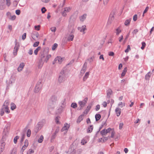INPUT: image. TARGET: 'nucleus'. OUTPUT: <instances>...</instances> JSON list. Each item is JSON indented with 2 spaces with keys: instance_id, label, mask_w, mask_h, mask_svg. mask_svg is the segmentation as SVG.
<instances>
[{
  "instance_id": "1",
  "label": "nucleus",
  "mask_w": 154,
  "mask_h": 154,
  "mask_svg": "<svg viewBox=\"0 0 154 154\" xmlns=\"http://www.w3.org/2000/svg\"><path fill=\"white\" fill-rule=\"evenodd\" d=\"M57 97L55 96H52L49 100L48 105L49 108L53 109L54 108L55 105L56 104Z\"/></svg>"
},
{
  "instance_id": "2",
  "label": "nucleus",
  "mask_w": 154,
  "mask_h": 154,
  "mask_svg": "<svg viewBox=\"0 0 154 154\" xmlns=\"http://www.w3.org/2000/svg\"><path fill=\"white\" fill-rule=\"evenodd\" d=\"M48 52V50H46L45 48L41 52L40 57L41 61L45 62V57L47 55V53Z\"/></svg>"
},
{
  "instance_id": "3",
  "label": "nucleus",
  "mask_w": 154,
  "mask_h": 154,
  "mask_svg": "<svg viewBox=\"0 0 154 154\" xmlns=\"http://www.w3.org/2000/svg\"><path fill=\"white\" fill-rule=\"evenodd\" d=\"M88 99L87 97H85L82 101L79 102L78 104L79 105V108H78V110H81L82 109L86 103Z\"/></svg>"
},
{
  "instance_id": "4",
  "label": "nucleus",
  "mask_w": 154,
  "mask_h": 154,
  "mask_svg": "<svg viewBox=\"0 0 154 154\" xmlns=\"http://www.w3.org/2000/svg\"><path fill=\"white\" fill-rule=\"evenodd\" d=\"M8 114L10 112V110L9 109L8 106H2V108L0 110V114L1 116H2L4 114L5 112Z\"/></svg>"
},
{
  "instance_id": "5",
  "label": "nucleus",
  "mask_w": 154,
  "mask_h": 154,
  "mask_svg": "<svg viewBox=\"0 0 154 154\" xmlns=\"http://www.w3.org/2000/svg\"><path fill=\"white\" fill-rule=\"evenodd\" d=\"M63 60V59L60 57H57L54 59L53 62V64H54L55 63L61 64Z\"/></svg>"
},
{
  "instance_id": "6",
  "label": "nucleus",
  "mask_w": 154,
  "mask_h": 154,
  "mask_svg": "<svg viewBox=\"0 0 154 154\" xmlns=\"http://www.w3.org/2000/svg\"><path fill=\"white\" fill-rule=\"evenodd\" d=\"M15 45L14 48L13 54L14 56H16L17 55L18 50L20 47V45L19 43L17 42L16 41H15Z\"/></svg>"
},
{
  "instance_id": "7",
  "label": "nucleus",
  "mask_w": 154,
  "mask_h": 154,
  "mask_svg": "<svg viewBox=\"0 0 154 154\" xmlns=\"http://www.w3.org/2000/svg\"><path fill=\"white\" fill-rule=\"evenodd\" d=\"M75 29L72 28V30L70 34L68 35V36L67 38V40L68 41H72L73 40L74 38V35L73 34V33L75 32Z\"/></svg>"
},
{
  "instance_id": "8",
  "label": "nucleus",
  "mask_w": 154,
  "mask_h": 154,
  "mask_svg": "<svg viewBox=\"0 0 154 154\" xmlns=\"http://www.w3.org/2000/svg\"><path fill=\"white\" fill-rule=\"evenodd\" d=\"M64 10L61 12V14L63 16L65 17L67 14L66 13L69 12L71 9L70 7H66L64 8Z\"/></svg>"
},
{
  "instance_id": "9",
  "label": "nucleus",
  "mask_w": 154,
  "mask_h": 154,
  "mask_svg": "<svg viewBox=\"0 0 154 154\" xmlns=\"http://www.w3.org/2000/svg\"><path fill=\"white\" fill-rule=\"evenodd\" d=\"M65 107V103L64 101H63L62 103V105L60 106L57 109L58 112L59 113H61L63 111V109Z\"/></svg>"
},
{
  "instance_id": "10",
  "label": "nucleus",
  "mask_w": 154,
  "mask_h": 154,
  "mask_svg": "<svg viewBox=\"0 0 154 154\" xmlns=\"http://www.w3.org/2000/svg\"><path fill=\"white\" fill-rule=\"evenodd\" d=\"M28 145V141L27 140H26L25 141L24 145L22 146L20 152L23 153L24 151L26 149V147Z\"/></svg>"
},
{
  "instance_id": "11",
  "label": "nucleus",
  "mask_w": 154,
  "mask_h": 154,
  "mask_svg": "<svg viewBox=\"0 0 154 154\" xmlns=\"http://www.w3.org/2000/svg\"><path fill=\"white\" fill-rule=\"evenodd\" d=\"M87 67V63L85 62L84 64L83 67L81 71L80 74L82 75L85 72L86 70Z\"/></svg>"
},
{
  "instance_id": "12",
  "label": "nucleus",
  "mask_w": 154,
  "mask_h": 154,
  "mask_svg": "<svg viewBox=\"0 0 154 154\" xmlns=\"http://www.w3.org/2000/svg\"><path fill=\"white\" fill-rule=\"evenodd\" d=\"M115 14V12L114 11H113L111 13L108 19V23H111V21L113 20L114 19V15Z\"/></svg>"
},
{
  "instance_id": "13",
  "label": "nucleus",
  "mask_w": 154,
  "mask_h": 154,
  "mask_svg": "<svg viewBox=\"0 0 154 154\" xmlns=\"http://www.w3.org/2000/svg\"><path fill=\"white\" fill-rule=\"evenodd\" d=\"M78 29L81 32H83V34L85 33V31L86 29V26L85 25L82 26V27H78Z\"/></svg>"
},
{
  "instance_id": "14",
  "label": "nucleus",
  "mask_w": 154,
  "mask_h": 154,
  "mask_svg": "<svg viewBox=\"0 0 154 154\" xmlns=\"http://www.w3.org/2000/svg\"><path fill=\"white\" fill-rule=\"evenodd\" d=\"M25 66V64L23 63H21L17 69V71L19 72H21L23 68Z\"/></svg>"
},
{
  "instance_id": "15",
  "label": "nucleus",
  "mask_w": 154,
  "mask_h": 154,
  "mask_svg": "<svg viewBox=\"0 0 154 154\" xmlns=\"http://www.w3.org/2000/svg\"><path fill=\"white\" fill-rule=\"evenodd\" d=\"M92 106L91 104H89L87 107L86 109L84 111L83 113L84 114H87L88 112H89Z\"/></svg>"
},
{
  "instance_id": "16",
  "label": "nucleus",
  "mask_w": 154,
  "mask_h": 154,
  "mask_svg": "<svg viewBox=\"0 0 154 154\" xmlns=\"http://www.w3.org/2000/svg\"><path fill=\"white\" fill-rule=\"evenodd\" d=\"M112 91L110 89H109L107 91V97L109 99L110 98L111 95L112 93Z\"/></svg>"
},
{
  "instance_id": "17",
  "label": "nucleus",
  "mask_w": 154,
  "mask_h": 154,
  "mask_svg": "<svg viewBox=\"0 0 154 154\" xmlns=\"http://www.w3.org/2000/svg\"><path fill=\"white\" fill-rule=\"evenodd\" d=\"M65 77L59 75L58 79V81L60 83L63 82L64 81Z\"/></svg>"
},
{
  "instance_id": "18",
  "label": "nucleus",
  "mask_w": 154,
  "mask_h": 154,
  "mask_svg": "<svg viewBox=\"0 0 154 154\" xmlns=\"http://www.w3.org/2000/svg\"><path fill=\"white\" fill-rule=\"evenodd\" d=\"M87 16L86 14H84L82 15L80 17L79 19L80 21L83 22L86 18Z\"/></svg>"
},
{
  "instance_id": "19",
  "label": "nucleus",
  "mask_w": 154,
  "mask_h": 154,
  "mask_svg": "<svg viewBox=\"0 0 154 154\" xmlns=\"http://www.w3.org/2000/svg\"><path fill=\"white\" fill-rule=\"evenodd\" d=\"M39 83H40L39 82H37L35 87V92L36 93H38L41 90V89H40V88L38 87V85L39 84Z\"/></svg>"
},
{
  "instance_id": "20",
  "label": "nucleus",
  "mask_w": 154,
  "mask_h": 154,
  "mask_svg": "<svg viewBox=\"0 0 154 154\" xmlns=\"http://www.w3.org/2000/svg\"><path fill=\"white\" fill-rule=\"evenodd\" d=\"M115 112L116 113L117 116H119L121 114V109L118 108H116L115 110Z\"/></svg>"
},
{
  "instance_id": "21",
  "label": "nucleus",
  "mask_w": 154,
  "mask_h": 154,
  "mask_svg": "<svg viewBox=\"0 0 154 154\" xmlns=\"http://www.w3.org/2000/svg\"><path fill=\"white\" fill-rule=\"evenodd\" d=\"M93 129V125H90L88 128L87 130V132L88 133H91Z\"/></svg>"
},
{
  "instance_id": "22",
  "label": "nucleus",
  "mask_w": 154,
  "mask_h": 154,
  "mask_svg": "<svg viewBox=\"0 0 154 154\" xmlns=\"http://www.w3.org/2000/svg\"><path fill=\"white\" fill-rule=\"evenodd\" d=\"M10 129V126L8 125H6L4 129V132L5 133L8 132Z\"/></svg>"
},
{
  "instance_id": "23",
  "label": "nucleus",
  "mask_w": 154,
  "mask_h": 154,
  "mask_svg": "<svg viewBox=\"0 0 154 154\" xmlns=\"http://www.w3.org/2000/svg\"><path fill=\"white\" fill-rule=\"evenodd\" d=\"M101 116L99 114H97L95 115V118L96 121H97L99 120Z\"/></svg>"
},
{
  "instance_id": "24",
  "label": "nucleus",
  "mask_w": 154,
  "mask_h": 154,
  "mask_svg": "<svg viewBox=\"0 0 154 154\" xmlns=\"http://www.w3.org/2000/svg\"><path fill=\"white\" fill-rule=\"evenodd\" d=\"M89 75V73L88 72H86L85 74V76L83 78V80L84 81H85L86 79L88 78Z\"/></svg>"
},
{
  "instance_id": "25",
  "label": "nucleus",
  "mask_w": 154,
  "mask_h": 154,
  "mask_svg": "<svg viewBox=\"0 0 154 154\" xmlns=\"http://www.w3.org/2000/svg\"><path fill=\"white\" fill-rule=\"evenodd\" d=\"M83 119V117L82 115H81L79 116V117L77 120V123L80 122Z\"/></svg>"
},
{
  "instance_id": "26",
  "label": "nucleus",
  "mask_w": 154,
  "mask_h": 154,
  "mask_svg": "<svg viewBox=\"0 0 154 154\" xmlns=\"http://www.w3.org/2000/svg\"><path fill=\"white\" fill-rule=\"evenodd\" d=\"M131 19V18H130L129 19L126 20L125 22V25L126 26L129 25Z\"/></svg>"
},
{
  "instance_id": "27",
  "label": "nucleus",
  "mask_w": 154,
  "mask_h": 154,
  "mask_svg": "<svg viewBox=\"0 0 154 154\" xmlns=\"http://www.w3.org/2000/svg\"><path fill=\"white\" fill-rule=\"evenodd\" d=\"M41 49V47L40 46H39L34 51V53L35 55H36L38 54V51L40 50Z\"/></svg>"
},
{
  "instance_id": "28",
  "label": "nucleus",
  "mask_w": 154,
  "mask_h": 154,
  "mask_svg": "<svg viewBox=\"0 0 154 154\" xmlns=\"http://www.w3.org/2000/svg\"><path fill=\"white\" fill-rule=\"evenodd\" d=\"M127 71V68L126 67L123 70V72L121 74V76L122 77L124 76Z\"/></svg>"
},
{
  "instance_id": "29",
  "label": "nucleus",
  "mask_w": 154,
  "mask_h": 154,
  "mask_svg": "<svg viewBox=\"0 0 154 154\" xmlns=\"http://www.w3.org/2000/svg\"><path fill=\"white\" fill-rule=\"evenodd\" d=\"M100 134L102 135H105L107 133L106 131V129H104L102 131H101L100 132Z\"/></svg>"
},
{
  "instance_id": "30",
  "label": "nucleus",
  "mask_w": 154,
  "mask_h": 154,
  "mask_svg": "<svg viewBox=\"0 0 154 154\" xmlns=\"http://www.w3.org/2000/svg\"><path fill=\"white\" fill-rule=\"evenodd\" d=\"M11 109L13 110L16 108V105L14 103H12L11 104Z\"/></svg>"
},
{
  "instance_id": "31",
  "label": "nucleus",
  "mask_w": 154,
  "mask_h": 154,
  "mask_svg": "<svg viewBox=\"0 0 154 154\" xmlns=\"http://www.w3.org/2000/svg\"><path fill=\"white\" fill-rule=\"evenodd\" d=\"M116 34L117 35H119V33H120L121 32V30L120 29V27H119L117 29H116Z\"/></svg>"
},
{
  "instance_id": "32",
  "label": "nucleus",
  "mask_w": 154,
  "mask_h": 154,
  "mask_svg": "<svg viewBox=\"0 0 154 154\" xmlns=\"http://www.w3.org/2000/svg\"><path fill=\"white\" fill-rule=\"evenodd\" d=\"M44 137L43 135H41L39 138L38 140V142L39 143H41L43 141Z\"/></svg>"
},
{
  "instance_id": "33",
  "label": "nucleus",
  "mask_w": 154,
  "mask_h": 154,
  "mask_svg": "<svg viewBox=\"0 0 154 154\" xmlns=\"http://www.w3.org/2000/svg\"><path fill=\"white\" fill-rule=\"evenodd\" d=\"M42 126H41V125L39 123H38L37 124V126H36V129H37V132L38 131V130H40Z\"/></svg>"
},
{
  "instance_id": "34",
  "label": "nucleus",
  "mask_w": 154,
  "mask_h": 154,
  "mask_svg": "<svg viewBox=\"0 0 154 154\" xmlns=\"http://www.w3.org/2000/svg\"><path fill=\"white\" fill-rule=\"evenodd\" d=\"M44 62L43 61H41L40 60L38 65V67L39 68L42 67L44 63Z\"/></svg>"
},
{
  "instance_id": "35",
  "label": "nucleus",
  "mask_w": 154,
  "mask_h": 154,
  "mask_svg": "<svg viewBox=\"0 0 154 154\" xmlns=\"http://www.w3.org/2000/svg\"><path fill=\"white\" fill-rule=\"evenodd\" d=\"M51 55L50 54L48 55V53H47V55L45 57V62H47L48 59L51 57Z\"/></svg>"
},
{
  "instance_id": "36",
  "label": "nucleus",
  "mask_w": 154,
  "mask_h": 154,
  "mask_svg": "<svg viewBox=\"0 0 154 154\" xmlns=\"http://www.w3.org/2000/svg\"><path fill=\"white\" fill-rule=\"evenodd\" d=\"M59 116H57L55 119V122L57 124H58L60 123L59 122Z\"/></svg>"
},
{
  "instance_id": "37",
  "label": "nucleus",
  "mask_w": 154,
  "mask_h": 154,
  "mask_svg": "<svg viewBox=\"0 0 154 154\" xmlns=\"http://www.w3.org/2000/svg\"><path fill=\"white\" fill-rule=\"evenodd\" d=\"M19 136H16L14 138V143L16 144L17 142V140L19 138Z\"/></svg>"
},
{
  "instance_id": "38",
  "label": "nucleus",
  "mask_w": 154,
  "mask_h": 154,
  "mask_svg": "<svg viewBox=\"0 0 154 154\" xmlns=\"http://www.w3.org/2000/svg\"><path fill=\"white\" fill-rule=\"evenodd\" d=\"M77 104L75 103H73L71 104V107L75 109L77 107Z\"/></svg>"
},
{
  "instance_id": "39",
  "label": "nucleus",
  "mask_w": 154,
  "mask_h": 154,
  "mask_svg": "<svg viewBox=\"0 0 154 154\" xmlns=\"http://www.w3.org/2000/svg\"><path fill=\"white\" fill-rule=\"evenodd\" d=\"M16 17L15 15H14L12 16H10V17L8 18L10 20H14L15 19Z\"/></svg>"
},
{
  "instance_id": "40",
  "label": "nucleus",
  "mask_w": 154,
  "mask_h": 154,
  "mask_svg": "<svg viewBox=\"0 0 154 154\" xmlns=\"http://www.w3.org/2000/svg\"><path fill=\"white\" fill-rule=\"evenodd\" d=\"M31 134V131L30 129L28 130L27 132V136L28 137H30Z\"/></svg>"
},
{
  "instance_id": "41",
  "label": "nucleus",
  "mask_w": 154,
  "mask_h": 154,
  "mask_svg": "<svg viewBox=\"0 0 154 154\" xmlns=\"http://www.w3.org/2000/svg\"><path fill=\"white\" fill-rule=\"evenodd\" d=\"M58 46L57 44V43H54L52 47V50H54Z\"/></svg>"
},
{
  "instance_id": "42",
  "label": "nucleus",
  "mask_w": 154,
  "mask_h": 154,
  "mask_svg": "<svg viewBox=\"0 0 154 154\" xmlns=\"http://www.w3.org/2000/svg\"><path fill=\"white\" fill-rule=\"evenodd\" d=\"M9 103V101L8 100H6L4 102V104L3 105V106H8V105Z\"/></svg>"
},
{
  "instance_id": "43",
  "label": "nucleus",
  "mask_w": 154,
  "mask_h": 154,
  "mask_svg": "<svg viewBox=\"0 0 154 154\" xmlns=\"http://www.w3.org/2000/svg\"><path fill=\"white\" fill-rule=\"evenodd\" d=\"M94 58V56H92L90 58H88L87 59V60L89 61V63H91L93 61V59Z\"/></svg>"
},
{
  "instance_id": "44",
  "label": "nucleus",
  "mask_w": 154,
  "mask_h": 154,
  "mask_svg": "<svg viewBox=\"0 0 154 154\" xmlns=\"http://www.w3.org/2000/svg\"><path fill=\"white\" fill-rule=\"evenodd\" d=\"M141 44H142V46L141 47V48L142 50H143L144 49V48L145 47L146 43L144 42H142Z\"/></svg>"
},
{
  "instance_id": "45",
  "label": "nucleus",
  "mask_w": 154,
  "mask_h": 154,
  "mask_svg": "<svg viewBox=\"0 0 154 154\" xmlns=\"http://www.w3.org/2000/svg\"><path fill=\"white\" fill-rule=\"evenodd\" d=\"M64 73V71L63 69L62 70L60 73V75L65 77Z\"/></svg>"
},
{
  "instance_id": "46",
  "label": "nucleus",
  "mask_w": 154,
  "mask_h": 154,
  "mask_svg": "<svg viewBox=\"0 0 154 154\" xmlns=\"http://www.w3.org/2000/svg\"><path fill=\"white\" fill-rule=\"evenodd\" d=\"M131 50L130 47L129 45H128L127 47V49L125 50V52L126 53L128 52Z\"/></svg>"
},
{
  "instance_id": "47",
  "label": "nucleus",
  "mask_w": 154,
  "mask_h": 154,
  "mask_svg": "<svg viewBox=\"0 0 154 154\" xmlns=\"http://www.w3.org/2000/svg\"><path fill=\"white\" fill-rule=\"evenodd\" d=\"M38 82L40 83L38 85V87L39 88H40L41 89V88H42V81H39Z\"/></svg>"
},
{
  "instance_id": "48",
  "label": "nucleus",
  "mask_w": 154,
  "mask_h": 154,
  "mask_svg": "<svg viewBox=\"0 0 154 154\" xmlns=\"http://www.w3.org/2000/svg\"><path fill=\"white\" fill-rule=\"evenodd\" d=\"M34 152V150L31 149H29L27 152V154H31L32 153H33Z\"/></svg>"
},
{
  "instance_id": "49",
  "label": "nucleus",
  "mask_w": 154,
  "mask_h": 154,
  "mask_svg": "<svg viewBox=\"0 0 154 154\" xmlns=\"http://www.w3.org/2000/svg\"><path fill=\"white\" fill-rule=\"evenodd\" d=\"M150 76V72H149L146 75V76H145V79H148L149 78Z\"/></svg>"
},
{
  "instance_id": "50",
  "label": "nucleus",
  "mask_w": 154,
  "mask_h": 154,
  "mask_svg": "<svg viewBox=\"0 0 154 154\" xmlns=\"http://www.w3.org/2000/svg\"><path fill=\"white\" fill-rule=\"evenodd\" d=\"M39 42H35L33 44V46L34 47H36L38 46Z\"/></svg>"
},
{
  "instance_id": "51",
  "label": "nucleus",
  "mask_w": 154,
  "mask_h": 154,
  "mask_svg": "<svg viewBox=\"0 0 154 154\" xmlns=\"http://www.w3.org/2000/svg\"><path fill=\"white\" fill-rule=\"evenodd\" d=\"M51 30L52 32H55L56 30V28L55 27H53L51 28Z\"/></svg>"
},
{
  "instance_id": "52",
  "label": "nucleus",
  "mask_w": 154,
  "mask_h": 154,
  "mask_svg": "<svg viewBox=\"0 0 154 154\" xmlns=\"http://www.w3.org/2000/svg\"><path fill=\"white\" fill-rule=\"evenodd\" d=\"M102 0H99L100 1ZM109 0H103V4L104 5H106L107 4Z\"/></svg>"
},
{
  "instance_id": "53",
  "label": "nucleus",
  "mask_w": 154,
  "mask_h": 154,
  "mask_svg": "<svg viewBox=\"0 0 154 154\" xmlns=\"http://www.w3.org/2000/svg\"><path fill=\"white\" fill-rule=\"evenodd\" d=\"M6 4L8 6H9L11 4V2L10 0H6Z\"/></svg>"
},
{
  "instance_id": "54",
  "label": "nucleus",
  "mask_w": 154,
  "mask_h": 154,
  "mask_svg": "<svg viewBox=\"0 0 154 154\" xmlns=\"http://www.w3.org/2000/svg\"><path fill=\"white\" fill-rule=\"evenodd\" d=\"M46 11V9L44 7H43L41 9V11H42V13L43 14Z\"/></svg>"
},
{
  "instance_id": "55",
  "label": "nucleus",
  "mask_w": 154,
  "mask_h": 154,
  "mask_svg": "<svg viewBox=\"0 0 154 154\" xmlns=\"http://www.w3.org/2000/svg\"><path fill=\"white\" fill-rule=\"evenodd\" d=\"M56 134L53 133L51 137V140H54L56 137Z\"/></svg>"
},
{
  "instance_id": "56",
  "label": "nucleus",
  "mask_w": 154,
  "mask_h": 154,
  "mask_svg": "<svg viewBox=\"0 0 154 154\" xmlns=\"http://www.w3.org/2000/svg\"><path fill=\"white\" fill-rule=\"evenodd\" d=\"M40 27V25H38L37 26H34V28L36 30H39L40 29L39 27Z\"/></svg>"
},
{
  "instance_id": "57",
  "label": "nucleus",
  "mask_w": 154,
  "mask_h": 154,
  "mask_svg": "<svg viewBox=\"0 0 154 154\" xmlns=\"http://www.w3.org/2000/svg\"><path fill=\"white\" fill-rule=\"evenodd\" d=\"M100 106L99 105H97L96 106L95 108V110L96 111H98L100 109Z\"/></svg>"
},
{
  "instance_id": "58",
  "label": "nucleus",
  "mask_w": 154,
  "mask_h": 154,
  "mask_svg": "<svg viewBox=\"0 0 154 154\" xmlns=\"http://www.w3.org/2000/svg\"><path fill=\"white\" fill-rule=\"evenodd\" d=\"M137 15L136 14H135L133 16V20L134 21H135L137 20Z\"/></svg>"
},
{
  "instance_id": "59",
  "label": "nucleus",
  "mask_w": 154,
  "mask_h": 154,
  "mask_svg": "<svg viewBox=\"0 0 154 154\" xmlns=\"http://www.w3.org/2000/svg\"><path fill=\"white\" fill-rule=\"evenodd\" d=\"M114 53L113 52L110 51L109 53V55L111 56H113L114 55Z\"/></svg>"
},
{
  "instance_id": "60",
  "label": "nucleus",
  "mask_w": 154,
  "mask_h": 154,
  "mask_svg": "<svg viewBox=\"0 0 154 154\" xmlns=\"http://www.w3.org/2000/svg\"><path fill=\"white\" fill-rule=\"evenodd\" d=\"M16 14L17 15H19L20 14V11L19 10H17L16 11H15Z\"/></svg>"
},
{
  "instance_id": "61",
  "label": "nucleus",
  "mask_w": 154,
  "mask_h": 154,
  "mask_svg": "<svg viewBox=\"0 0 154 154\" xmlns=\"http://www.w3.org/2000/svg\"><path fill=\"white\" fill-rule=\"evenodd\" d=\"M26 33H24L23 35H22V39L23 40H24V39H25L26 38Z\"/></svg>"
},
{
  "instance_id": "62",
  "label": "nucleus",
  "mask_w": 154,
  "mask_h": 154,
  "mask_svg": "<svg viewBox=\"0 0 154 154\" xmlns=\"http://www.w3.org/2000/svg\"><path fill=\"white\" fill-rule=\"evenodd\" d=\"M123 125V123H121L119 124V129H121L122 128Z\"/></svg>"
},
{
  "instance_id": "63",
  "label": "nucleus",
  "mask_w": 154,
  "mask_h": 154,
  "mask_svg": "<svg viewBox=\"0 0 154 154\" xmlns=\"http://www.w3.org/2000/svg\"><path fill=\"white\" fill-rule=\"evenodd\" d=\"M63 126L65 127L66 128H67L68 129L69 128V125H68L67 123H65L64 124Z\"/></svg>"
},
{
  "instance_id": "64",
  "label": "nucleus",
  "mask_w": 154,
  "mask_h": 154,
  "mask_svg": "<svg viewBox=\"0 0 154 154\" xmlns=\"http://www.w3.org/2000/svg\"><path fill=\"white\" fill-rule=\"evenodd\" d=\"M33 53V51L32 49H30L29 51L28 52V54L30 55H32Z\"/></svg>"
}]
</instances>
